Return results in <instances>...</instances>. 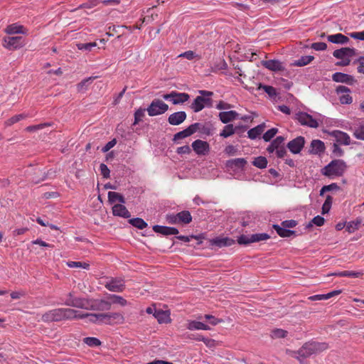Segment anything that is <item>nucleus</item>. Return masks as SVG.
<instances>
[{
	"instance_id": "1",
	"label": "nucleus",
	"mask_w": 364,
	"mask_h": 364,
	"mask_svg": "<svg viewBox=\"0 0 364 364\" xmlns=\"http://www.w3.org/2000/svg\"><path fill=\"white\" fill-rule=\"evenodd\" d=\"M77 310L70 308H58L50 310L42 315L41 320L44 322L60 321L63 320L75 319Z\"/></svg>"
},
{
	"instance_id": "2",
	"label": "nucleus",
	"mask_w": 364,
	"mask_h": 364,
	"mask_svg": "<svg viewBox=\"0 0 364 364\" xmlns=\"http://www.w3.org/2000/svg\"><path fill=\"white\" fill-rule=\"evenodd\" d=\"M328 348L325 343L309 342L303 345L297 351L292 352L291 356L299 360V358H307L313 354L320 353Z\"/></svg>"
},
{
	"instance_id": "3",
	"label": "nucleus",
	"mask_w": 364,
	"mask_h": 364,
	"mask_svg": "<svg viewBox=\"0 0 364 364\" xmlns=\"http://www.w3.org/2000/svg\"><path fill=\"white\" fill-rule=\"evenodd\" d=\"M346 167L343 161H331L321 169V173L330 178H334L342 176Z\"/></svg>"
},
{
	"instance_id": "4",
	"label": "nucleus",
	"mask_w": 364,
	"mask_h": 364,
	"mask_svg": "<svg viewBox=\"0 0 364 364\" xmlns=\"http://www.w3.org/2000/svg\"><path fill=\"white\" fill-rule=\"evenodd\" d=\"M200 96H197L191 105L194 112L201 111L205 107H212L213 100L210 98L213 95V92L208 90H199Z\"/></svg>"
},
{
	"instance_id": "5",
	"label": "nucleus",
	"mask_w": 364,
	"mask_h": 364,
	"mask_svg": "<svg viewBox=\"0 0 364 364\" xmlns=\"http://www.w3.org/2000/svg\"><path fill=\"white\" fill-rule=\"evenodd\" d=\"M284 136H277L267 146V151L270 154L276 151V156L278 158L284 157L287 154L286 146H284Z\"/></svg>"
},
{
	"instance_id": "6",
	"label": "nucleus",
	"mask_w": 364,
	"mask_h": 364,
	"mask_svg": "<svg viewBox=\"0 0 364 364\" xmlns=\"http://www.w3.org/2000/svg\"><path fill=\"white\" fill-rule=\"evenodd\" d=\"M168 109V105L159 99H154L146 108L149 116L154 117L164 114Z\"/></svg>"
},
{
	"instance_id": "7",
	"label": "nucleus",
	"mask_w": 364,
	"mask_h": 364,
	"mask_svg": "<svg viewBox=\"0 0 364 364\" xmlns=\"http://www.w3.org/2000/svg\"><path fill=\"white\" fill-rule=\"evenodd\" d=\"M100 323L107 325L122 324L124 322V316L118 312L100 314Z\"/></svg>"
},
{
	"instance_id": "8",
	"label": "nucleus",
	"mask_w": 364,
	"mask_h": 364,
	"mask_svg": "<svg viewBox=\"0 0 364 364\" xmlns=\"http://www.w3.org/2000/svg\"><path fill=\"white\" fill-rule=\"evenodd\" d=\"M105 287L110 291L121 293L126 288L125 281L122 277H112L106 282Z\"/></svg>"
},
{
	"instance_id": "9",
	"label": "nucleus",
	"mask_w": 364,
	"mask_h": 364,
	"mask_svg": "<svg viewBox=\"0 0 364 364\" xmlns=\"http://www.w3.org/2000/svg\"><path fill=\"white\" fill-rule=\"evenodd\" d=\"M270 236L267 233H256L250 235H242L237 239L240 245H249L253 242L267 240Z\"/></svg>"
},
{
	"instance_id": "10",
	"label": "nucleus",
	"mask_w": 364,
	"mask_h": 364,
	"mask_svg": "<svg viewBox=\"0 0 364 364\" xmlns=\"http://www.w3.org/2000/svg\"><path fill=\"white\" fill-rule=\"evenodd\" d=\"M163 98L171 101L173 105H181L187 102L190 98V95L186 92L171 91L170 93L164 95Z\"/></svg>"
},
{
	"instance_id": "11",
	"label": "nucleus",
	"mask_w": 364,
	"mask_h": 364,
	"mask_svg": "<svg viewBox=\"0 0 364 364\" xmlns=\"http://www.w3.org/2000/svg\"><path fill=\"white\" fill-rule=\"evenodd\" d=\"M350 90L344 85H338L336 88V92L339 95V101L342 105H350L353 102V98L350 95Z\"/></svg>"
},
{
	"instance_id": "12",
	"label": "nucleus",
	"mask_w": 364,
	"mask_h": 364,
	"mask_svg": "<svg viewBox=\"0 0 364 364\" xmlns=\"http://www.w3.org/2000/svg\"><path fill=\"white\" fill-rule=\"evenodd\" d=\"M296 119L302 125L308 126L311 128H317L318 127V122L306 112H300L297 113Z\"/></svg>"
},
{
	"instance_id": "13",
	"label": "nucleus",
	"mask_w": 364,
	"mask_h": 364,
	"mask_svg": "<svg viewBox=\"0 0 364 364\" xmlns=\"http://www.w3.org/2000/svg\"><path fill=\"white\" fill-rule=\"evenodd\" d=\"M90 303V299L81 297H75V299H66L65 301V304L66 306L85 310H89Z\"/></svg>"
},
{
	"instance_id": "14",
	"label": "nucleus",
	"mask_w": 364,
	"mask_h": 364,
	"mask_svg": "<svg viewBox=\"0 0 364 364\" xmlns=\"http://www.w3.org/2000/svg\"><path fill=\"white\" fill-rule=\"evenodd\" d=\"M305 144V139L302 136H299L290 141L286 146V149L294 154L300 153Z\"/></svg>"
},
{
	"instance_id": "15",
	"label": "nucleus",
	"mask_w": 364,
	"mask_h": 364,
	"mask_svg": "<svg viewBox=\"0 0 364 364\" xmlns=\"http://www.w3.org/2000/svg\"><path fill=\"white\" fill-rule=\"evenodd\" d=\"M4 47L9 50H14L21 48L23 46V38L22 36L5 37L4 38Z\"/></svg>"
},
{
	"instance_id": "16",
	"label": "nucleus",
	"mask_w": 364,
	"mask_h": 364,
	"mask_svg": "<svg viewBox=\"0 0 364 364\" xmlns=\"http://www.w3.org/2000/svg\"><path fill=\"white\" fill-rule=\"evenodd\" d=\"M111 307L112 303L105 299H90L89 310L109 311Z\"/></svg>"
},
{
	"instance_id": "17",
	"label": "nucleus",
	"mask_w": 364,
	"mask_h": 364,
	"mask_svg": "<svg viewBox=\"0 0 364 364\" xmlns=\"http://www.w3.org/2000/svg\"><path fill=\"white\" fill-rule=\"evenodd\" d=\"M325 149V144L321 140L314 139L310 144L308 153L309 154L317 155L318 157H322Z\"/></svg>"
},
{
	"instance_id": "18",
	"label": "nucleus",
	"mask_w": 364,
	"mask_h": 364,
	"mask_svg": "<svg viewBox=\"0 0 364 364\" xmlns=\"http://www.w3.org/2000/svg\"><path fill=\"white\" fill-rule=\"evenodd\" d=\"M193 151L199 156H205L210 151V146L207 141L197 139L191 145Z\"/></svg>"
},
{
	"instance_id": "19",
	"label": "nucleus",
	"mask_w": 364,
	"mask_h": 364,
	"mask_svg": "<svg viewBox=\"0 0 364 364\" xmlns=\"http://www.w3.org/2000/svg\"><path fill=\"white\" fill-rule=\"evenodd\" d=\"M332 80L336 82L346 83L349 85H353L357 82L353 76L341 72L333 73Z\"/></svg>"
},
{
	"instance_id": "20",
	"label": "nucleus",
	"mask_w": 364,
	"mask_h": 364,
	"mask_svg": "<svg viewBox=\"0 0 364 364\" xmlns=\"http://www.w3.org/2000/svg\"><path fill=\"white\" fill-rule=\"evenodd\" d=\"M187 114L184 111L174 112L169 115L168 122L171 125L177 126L182 124L186 119Z\"/></svg>"
},
{
	"instance_id": "21",
	"label": "nucleus",
	"mask_w": 364,
	"mask_h": 364,
	"mask_svg": "<svg viewBox=\"0 0 364 364\" xmlns=\"http://www.w3.org/2000/svg\"><path fill=\"white\" fill-rule=\"evenodd\" d=\"M262 65L267 69L274 72L285 70L284 67L282 65V62L278 60H262Z\"/></svg>"
},
{
	"instance_id": "22",
	"label": "nucleus",
	"mask_w": 364,
	"mask_h": 364,
	"mask_svg": "<svg viewBox=\"0 0 364 364\" xmlns=\"http://www.w3.org/2000/svg\"><path fill=\"white\" fill-rule=\"evenodd\" d=\"M331 135L335 137L336 142L338 144L348 145L350 144V138L348 134L339 131L335 130L331 133Z\"/></svg>"
},
{
	"instance_id": "23",
	"label": "nucleus",
	"mask_w": 364,
	"mask_h": 364,
	"mask_svg": "<svg viewBox=\"0 0 364 364\" xmlns=\"http://www.w3.org/2000/svg\"><path fill=\"white\" fill-rule=\"evenodd\" d=\"M153 230L155 232L160 233L164 235H177L178 233V230L176 228L161 226L158 225L153 227Z\"/></svg>"
},
{
	"instance_id": "24",
	"label": "nucleus",
	"mask_w": 364,
	"mask_h": 364,
	"mask_svg": "<svg viewBox=\"0 0 364 364\" xmlns=\"http://www.w3.org/2000/svg\"><path fill=\"white\" fill-rule=\"evenodd\" d=\"M112 213L114 215L119 216L124 218H129L130 217V213L127 208L122 204H115L112 207Z\"/></svg>"
},
{
	"instance_id": "25",
	"label": "nucleus",
	"mask_w": 364,
	"mask_h": 364,
	"mask_svg": "<svg viewBox=\"0 0 364 364\" xmlns=\"http://www.w3.org/2000/svg\"><path fill=\"white\" fill-rule=\"evenodd\" d=\"M100 314H88V313H82L79 311H77V315L75 319L87 318L88 321L91 323L101 324L100 323Z\"/></svg>"
},
{
	"instance_id": "26",
	"label": "nucleus",
	"mask_w": 364,
	"mask_h": 364,
	"mask_svg": "<svg viewBox=\"0 0 364 364\" xmlns=\"http://www.w3.org/2000/svg\"><path fill=\"white\" fill-rule=\"evenodd\" d=\"M237 116L238 113L233 110L221 112L219 113L220 120L223 124H228V122L235 120Z\"/></svg>"
},
{
	"instance_id": "27",
	"label": "nucleus",
	"mask_w": 364,
	"mask_h": 364,
	"mask_svg": "<svg viewBox=\"0 0 364 364\" xmlns=\"http://www.w3.org/2000/svg\"><path fill=\"white\" fill-rule=\"evenodd\" d=\"M327 40L331 43L341 45L346 44L350 41L348 37L340 33L328 36Z\"/></svg>"
},
{
	"instance_id": "28",
	"label": "nucleus",
	"mask_w": 364,
	"mask_h": 364,
	"mask_svg": "<svg viewBox=\"0 0 364 364\" xmlns=\"http://www.w3.org/2000/svg\"><path fill=\"white\" fill-rule=\"evenodd\" d=\"M154 316L157 319L159 323H168L171 321L170 314L166 311L158 309L154 311Z\"/></svg>"
},
{
	"instance_id": "29",
	"label": "nucleus",
	"mask_w": 364,
	"mask_h": 364,
	"mask_svg": "<svg viewBox=\"0 0 364 364\" xmlns=\"http://www.w3.org/2000/svg\"><path fill=\"white\" fill-rule=\"evenodd\" d=\"M211 244L218 247H228L235 244V240L229 237H216L212 240Z\"/></svg>"
},
{
	"instance_id": "30",
	"label": "nucleus",
	"mask_w": 364,
	"mask_h": 364,
	"mask_svg": "<svg viewBox=\"0 0 364 364\" xmlns=\"http://www.w3.org/2000/svg\"><path fill=\"white\" fill-rule=\"evenodd\" d=\"M247 161H227L226 168L228 171L232 169L234 171L242 170Z\"/></svg>"
},
{
	"instance_id": "31",
	"label": "nucleus",
	"mask_w": 364,
	"mask_h": 364,
	"mask_svg": "<svg viewBox=\"0 0 364 364\" xmlns=\"http://www.w3.org/2000/svg\"><path fill=\"white\" fill-rule=\"evenodd\" d=\"M186 328L188 330L193 331V330H210V328L209 326L196 321H188L187 323Z\"/></svg>"
},
{
	"instance_id": "32",
	"label": "nucleus",
	"mask_w": 364,
	"mask_h": 364,
	"mask_svg": "<svg viewBox=\"0 0 364 364\" xmlns=\"http://www.w3.org/2000/svg\"><path fill=\"white\" fill-rule=\"evenodd\" d=\"M265 127V124L262 123L255 127L250 129L247 132L248 137L251 139H255L264 132Z\"/></svg>"
},
{
	"instance_id": "33",
	"label": "nucleus",
	"mask_w": 364,
	"mask_h": 364,
	"mask_svg": "<svg viewBox=\"0 0 364 364\" xmlns=\"http://www.w3.org/2000/svg\"><path fill=\"white\" fill-rule=\"evenodd\" d=\"M244 129L243 127H234V126L232 124H227L226 126H225L224 129L220 132V135L224 138H227V137L232 135L238 129Z\"/></svg>"
},
{
	"instance_id": "34",
	"label": "nucleus",
	"mask_w": 364,
	"mask_h": 364,
	"mask_svg": "<svg viewBox=\"0 0 364 364\" xmlns=\"http://www.w3.org/2000/svg\"><path fill=\"white\" fill-rule=\"evenodd\" d=\"M273 228L276 230L277 233L282 237H289L294 234V231L288 230L287 228L283 226L274 225Z\"/></svg>"
},
{
	"instance_id": "35",
	"label": "nucleus",
	"mask_w": 364,
	"mask_h": 364,
	"mask_svg": "<svg viewBox=\"0 0 364 364\" xmlns=\"http://www.w3.org/2000/svg\"><path fill=\"white\" fill-rule=\"evenodd\" d=\"M331 275L336 276V277H353V278H358L363 275L362 272H355V271H341V272H336Z\"/></svg>"
},
{
	"instance_id": "36",
	"label": "nucleus",
	"mask_w": 364,
	"mask_h": 364,
	"mask_svg": "<svg viewBox=\"0 0 364 364\" xmlns=\"http://www.w3.org/2000/svg\"><path fill=\"white\" fill-rule=\"evenodd\" d=\"M314 59V57L312 55L301 56L299 60H294L291 65L294 66L302 67L310 63Z\"/></svg>"
},
{
	"instance_id": "37",
	"label": "nucleus",
	"mask_w": 364,
	"mask_h": 364,
	"mask_svg": "<svg viewBox=\"0 0 364 364\" xmlns=\"http://www.w3.org/2000/svg\"><path fill=\"white\" fill-rule=\"evenodd\" d=\"M108 200L111 203H114L116 201H119L121 203H125L124 197L119 193L109 191L108 193Z\"/></svg>"
},
{
	"instance_id": "38",
	"label": "nucleus",
	"mask_w": 364,
	"mask_h": 364,
	"mask_svg": "<svg viewBox=\"0 0 364 364\" xmlns=\"http://www.w3.org/2000/svg\"><path fill=\"white\" fill-rule=\"evenodd\" d=\"M180 223L188 224L192 221V216L189 211L183 210L178 213Z\"/></svg>"
},
{
	"instance_id": "39",
	"label": "nucleus",
	"mask_w": 364,
	"mask_h": 364,
	"mask_svg": "<svg viewBox=\"0 0 364 364\" xmlns=\"http://www.w3.org/2000/svg\"><path fill=\"white\" fill-rule=\"evenodd\" d=\"M107 298L112 300V304H117L121 306H125L128 304L124 298L117 294H109Z\"/></svg>"
},
{
	"instance_id": "40",
	"label": "nucleus",
	"mask_w": 364,
	"mask_h": 364,
	"mask_svg": "<svg viewBox=\"0 0 364 364\" xmlns=\"http://www.w3.org/2000/svg\"><path fill=\"white\" fill-rule=\"evenodd\" d=\"M129 223L135 228L139 230H143L147 227V223L140 218H132L129 220Z\"/></svg>"
},
{
	"instance_id": "41",
	"label": "nucleus",
	"mask_w": 364,
	"mask_h": 364,
	"mask_svg": "<svg viewBox=\"0 0 364 364\" xmlns=\"http://www.w3.org/2000/svg\"><path fill=\"white\" fill-rule=\"evenodd\" d=\"M23 28L22 26L11 24L7 26L6 33L8 34L23 33Z\"/></svg>"
},
{
	"instance_id": "42",
	"label": "nucleus",
	"mask_w": 364,
	"mask_h": 364,
	"mask_svg": "<svg viewBox=\"0 0 364 364\" xmlns=\"http://www.w3.org/2000/svg\"><path fill=\"white\" fill-rule=\"evenodd\" d=\"M214 127L210 122H205L202 124V127H200V132L203 134H206L208 136L212 135L213 133Z\"/></svg>"
},
{
	"instance_id": "43",
	"label": "nucleus",
	"mask_w": 364,
	"mask_h": 364,
	"mask_svg": "<svg viewBox=\"0 0 364 364\" xmlns=\"http://www.w3.org/2000/svg\"><path fill=\"white\" fill-rule=\"evenodd\" d=\"M191 130H188V128L181 131V132H177L176 134H175L173 135V141H177L180 139H183L184 138H186L188 136H191Z\"/></svg>"
},
{
	"instance_id": "44",
	"label": "nucleus",
	"mask_w": 364,
	"mask_h": 364,
	"mask_svg": "<svg viewBox=\"0 0 364 364\" xmlns=\"http://www.w3.org/2000/svg\"><path fill=\"white\" fill-rule=\"evenodd\" d=\"M263 89L264 91L270 97H274L277 95L276 89L270 85H264L261 83L259 85L257 90Z\"/></svg>"
},
{
	"instance_id": "45",
	"label": "nucleus",
	"mask_w": 364,
	"mask_h": 364,
	"mask_svg": "<svg viewBox=\"0 0 364 364\" xmlns=\"http://www.w3.org/2000/svg\"><path fill=\"white\" fill-rule=\"evenodd\" d=\"M361 223V220H356L355 221L349 222L346 225V230L349 233L354 232L359 228L360 224Z\"/></svg>"
},
{
	"instance_id": "46",
	"label": "nucleus",
	"mask_w": 364,
	"mask_h": 364,
	"mask_svg": "<svg viewBox=\"0 0 364 364\" xmlns=\"http://www.w3.org/2000/svg\"><path fill=\"white\" fill-rule=\"evenodd\" d=\"M97 46V43L95 42H91V43H77V48L83 51H90L92 48H95Z\"/></svg>"
},
{
	"instance_id": "47",
	"label": "nucleus",
	"mask_w": 364,
	"mask_h": 364,
	"mask_svg": "<svg viewBox=\"0 0 364 364\" xmlns=\"http://www.w3.org/2000/svg\"><path fill=\"white\" fill-rule=\"evenodd\" d=\"M278 129L277 128H272L267 130L262 136V138L264 141H270L271 139L277 134Z\"/></svg>"
},
{
	"instance_id": "48",
	"label": "nucleus",
	"mask_w": 364,
	"mask_h": 364,
	"mask_svg": "<svg viewBox=\"0 0 364 364\" xmlns=\"http://www.w3.org/2000/svg\"><path fill=\"white\" fill-rule=\"evenodd\" d=\"M26 116L23 114H17V115H14L13 117H11V118H9V119H7L6 122H5V125L6 126H11L12 124L19 122L20 120L24 119Z\"/></svg>"
},
{
	"instance_id": "49",
	"label": "nucleus",
	"mask_w": 364,
	"mask_h": 364,
	"mask_svg": "<svg viewBox=\"0 0 364 364\" xmlns=\"http://www.w3.org/2000/svg\"><path fill=\"white\" fill-rule=\"evenodd\" d=\"M333 203V198L327 196L324 203L322 205V214L328 213L331 209Z\"/></svg>"
},
{
	"instance_id": "50",
	"label": "nucleus",
	"mask_w": 364,
	"mask_h": 364,
	"mask_svg": "<svg viewBox=\"0 0 364 364\" xmlns=\"http://www.w3.org/2000/svg\"><path fill=\"white\" fill-rule=\"evenodd\" d=\"M145 111H146V109L139 108L134 112V122L133 123V125H136L139 122L142 121V119L145 115Z\"/></svg>"
},
{
	"instance_id": "51",
	"label": "nucleus",
	"mask_w": 364,
	"mask_h": 364,
	"mask_svg": "<svg viewBox=\"0 0 364 364\" xmlns=\"http://www.w3.org/2000/svg\"><path fill=\"white\" fill-rule=\"evenodd\" d=\"M68 266L71 268H82V269H88L90 264L87 262H73L70 261L67 263Z\"/></svg>"
},
{
	"instance_id": "52",
	"label": "nucleus",
	"mask_w": 364,
	"mask_h": 364,
	"mask_svg": "<svg viewBox=\"0 0 364 364\" xmlns=\"http://www.w3.org/2000/svg\"><path fill=\"white\" fill-rule=\"evenodd\" d=\"M84 343L88 345L89 346L95 347L101 345V341L94 337H87L84 338Z\"/></svg>"
},
{
	"instance_id": "53",
	"label": "nucleus",
	"mask_w": 364,
	"mask_h": 364,
	"mask_svg": "<svg viewBox=\"0 0 364 364\" xmlns=\"http://www.w3.org/2000/svg\"><path fill=\"white\" fill-rule=\"evenodd\" d=\"M97 76H94V77H87L84 80H82L80 83L77 84V88L79 90L83 89L84 87L86 89L87 87L90 85L92 81L97 78Z\"/></svg>"
},
{
	"instance_id": "54",
	"label": "nucleus",
	"mask_w": 364,
	"mask_h": 364,
	"mask_svg": "<svg viewBox=\"0 0 364 364\" xmlns=\"http://www.w3.org/2000/svg\"><path fill=\"white\" fill-rule=\"evenodd\" d=\"M346 47L341 48L340 49L335 50L333 52V55L337 59H343L347 58Z\"/></svg>"
},
{
	"instance_id": "55",
	"label": "nucleus",
	"mask_w": 364,
	"mask_h": 364,
	"mask_svg": "<svg viewBox=\"0 0 364 364\" xmlns=\"http://www.w3.org/2000/svg\"><path fill=\"white\" fill-rule=\"evenodd\" d=\"M287 335V331H286L283 329L277 328L272 331L271 336L273 338H281L286 337Z\"/></svg>"
},
{
	"instance_id": "56",
	"label": "nucleus",
	"mask_w": 364,
	"mask_h": 364,
	"mask_svg": "<svg viewBox=\"0 0 364 364\" xmlns=\"http://www.w3.org/2000/svg\"><path fill=\"white\" fill-rule=\"evenodd\" d=\"M311 48L315 50H325L327 48V44L323 42H316L312 43Z\"/></svg>"
},
{
	"instance_id": "57",
	"label": "nucleus",
	"mask_w": 364,
	"mask_h": 364,
	"mask_svg": "<svg viewBox=\"0 0 364 364\" xmlns=\"http://www.w3.org/2000/svg\"><path fill=\"white\" fill-rule=\"evenodd\" d=\"M205 318L208 320L210 321V323L216 326L218 323H223V320L220 318H217L215 316L210 315V314H205L204 316Z\"/></svg>"
},
{
	"instance_id": "58",
	"label": "nucleus",
	"mask_w": 364,
	"mask_h": 364,
	"mask_svg": "<svg viewBox=\"0 0 364 364\" xmlns=\"http://www.w3.org/2000/svg\"><path fill=\"white\" fill-rule=\"evenodd\" d=\"M354 136L358 139L364 140V124L355 130Z\"/></svg>"
},
{
	"instance_id": "59",
	"label": "nucleus",
	"mask_w": 364,
	"mask_h": 364,
	"mask_svg": "<svg viewBox=\"0 0 364 364\" xmlns=\"http://www.w3.org/2000/svg\"><path fill=\"white\" fill-rule=\"evenodd\" d=\"M117 144V139H113L109 142H107L102 148V151L103 153L107 152L109 149H111L112 147H114Z\"/></svg>"
},
{
	"instance_id": "60",
	"label": "nucleus",
	"mask_w": 364,
	"mask_h": 364,
	"mask_svg": "<svg viewBox=\"0 0 364 364\" xmlns=\"http://www.w3.org/2000/svg\"><path fill=\"white\" fill-rule=\"evenodd\" d=\"M100 170L104 178H107L109 177L110 171L105 164H101L100 166Z\"/></svg>"
},
{
	"instance_id": "61",
	"label": "nucleus",
	"mask_w": 364,
	"mask_h": 364,
	"mask_svg": "<svg viewBox=\"0 0 364 364\" xmlns=\"http://www.w3.org/2000/svg\"><path fill=\"white\" fill-rule=\"evenodd\" d=\"M197 56L195 52L192 50L186 51L178 55V57H183L188 60H193Z\"/></svg>"
},
{
	"instance_id": "62",
	"label": "nucleus",
	"mask_w": 364,
	"mask_h": 364,
	"mask_svg": "<svg viewBox=\"0 0 364 364\" xmlns=\"http://www.w3.org/2000/svg\"><path fill=\"white\" fill-rule=\"evenodd\" d=\"M237 151V148L233 145H228L225 149V152L228 156H235Z\"/></svg>"
},
{
	"instance_id": "63",
	"label": "nucleus",
	"mask_w": 364,
	"mask_h": 364,
	"mask_svg": "<svg viewBox=\"0 0 364 364\" xmlns=\"http://www.w3.org/2000/svg\"><path fill=\"white\" fill-rule=\"evenodd\" d=\"M281 225L287 228H292L297 225V222L294 220H288L283 221Z\"/></svg>"
},
{
	"instance_id": "64",
	"label": "nucleus",
	"mask_w": 364,
	"mask_h": 364,
	"mask_svg": "<svg viewBox=\"0 0 364 364\" xmlns=\"http://www.w3.org/2000/svg\"><path fill=\"white\" fill-rule=\"evenodd\" d=\"M349 36L354 39L364 41V31L360 32L350 33Z\"/></svg>"
}]
</instances>
